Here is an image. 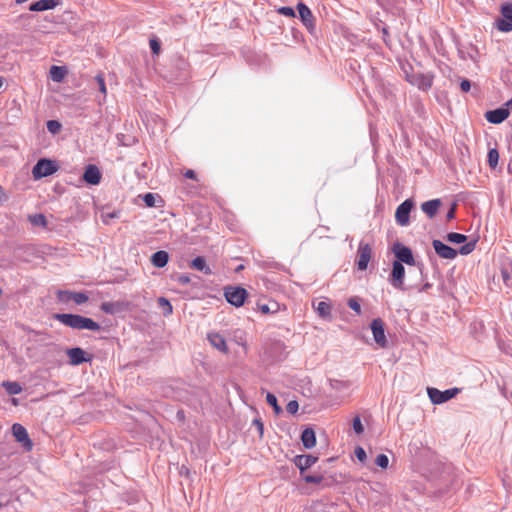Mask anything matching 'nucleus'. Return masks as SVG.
<instances>
[{"mask_svg":"<svg viewBox=\"0 0 512 512\" xmlns=\"http://www.w3.org/2000/svg\"><path fill=\"white\" fill-rule=\"evenodd\" d=\"M54 319L61 324L77 330L99 331L101 326L92 318L72 313H56Z\"/></svg>","mask_w":512,"mask_h":512,"instance_id":"1","label":"nucleus"},{"mask_svg":"<svg viewBox=\"0 0 512 512\" xmlns=\"http://www.w3.org/2000/svg\"><path fill=\"white\" fill-rule=\"evenodd\" d=\"M432 246L440 258L452 260L455 259L458 254L468 255L472 253L476 247V241L473 240L465 243L459 248V250L452 248L438 239H434L432 241Z\"/></svg>","mask_w":512,"mask_h":512,"instance_id":"2","label":"nucleus"},{"mask_svg":"<svg viewBox=\"0 0 512 512\" xmlns=\"http://www.w3.org/2000/svg\"><path fill=\"white\" fill-rule=\"evenodd\" d=\"M391 250L395 256L394 261H398L408 266H417L421 273V279L424 280L426 278V276L423 273V263L417 262L415 260L413 252L410 247L406 246L405 244L399 241H396L393 243Z\"/></svg>","mask_w":512,"mask_h":512,"instance_id":"3","label":"nucleus"},{"mask_svg":"<svg viewBox=\"0 0 512 512\" xmlns=\"http://www.w3.org/2000/svg\"><path fill=\"white\" fill-rule=\"evenodd\" d=\"M405 79L412 86H416L419 90L427 92L431 89L434 76L431 73H414L405 71Z\"/></svg>","mask_w":512,"mask_h":512,"instance_id":"4","label":"nucleus"},{"mask_svg":"<svg viewBox=\"0 0 512 512\" xmlns=\"http://www.w3.org/2000/svg\"><path fill=\"white\" fill-rule=\"evenodd\" d=\"M58 170V166L55 161L41 158L32 168V176L35 180H39L48 176L53 175Z\"/></svg>","mask_w":512,"mask_h":512,"instance_id":"5","label":"nucleus"},{"mask_svg":"<svg viewBox=\"0 0 512 512\" xmlns=\"http://www.w3.org/2000/svg\"><path fill=\"white\" fill-rule=\"evenodd\" d=\"M461 389L454 387L441 391L434 387L427 388V394L433 404L440 405L454 398Z\"/></svg>","mask_w":512,"mask_h":512,"instance_id":"6","label":"nucleus"},{"mask_svg":"<svg viewBox=\"0 0 512 512\" xmlns=\"http://www.w3.org/2000/svg\"><path fill=\"white\" fill-rule=\"evenodd\" d=\"M247 296V290L240 286H228L224 289L226 301L235 307H241L245 303Z\"/></svg>","mask_w":512,"mask_h":512,"instance_id":"7","label":"nucleus"},{"mask_svg":"<svg viewBox=\"0 0 512 512\" xmlns=\"http://www.w3.org/2000/svg\"><path fill=\"white\" fill-rule=\"evenodd\" d=\"M500 12L502 18L496 20L497 29L505 33L512 31V2L502 3Z\"/></svg>","mask_w":512,"mask_h":512,"instance_id":"8","label":"nucleus"},{"mask_svg":"<svg viewBox=\"0 0 512 512\" xmlns=\"http://www.w3.org/2000/svg\"><path fill=\"white\" fill-rule=\"evenodd\" d=\"M405 267L403 263L398 261L392 262L391 273L388 281L395 289L404 290Z\"/></svg>","mask_w":512,"mask_h":512,"instance_id":"9","label":"nucleus"},{"mask_svg":"<svg viewBox=\"0 0 512 512\" xmlns=\"http://www.w3.org/2000/svg\"><path fill=\"white\" fill-rule=\"evenodd\" d=\"M414 208L413 199L409 198L404 200L397 208L395 212L396 223L402 227L407 226L410 222V213Z\"/></svg>","mask_w":512,"mask_h":512,"instance_id":"10","label":"nucleus"},{"mask_svg":"<svg viewBox=\"0 0 512 512\" xmlns=\"http://www.w3.org/2000/svg\"><path fill=\"white\" fill-rule=\"evenodd\" d=\"M297 11L299 18L310 34L316 32L315 18L310 8L303 2H298Z\"/></svg>","mask_w":512,"mask_h":512,"instance_id":"11","label":"nucleus"},{"mask_svg":"<svg viewBox=\"0 0 512 512\" xmlns=\"http://www.w3.org/2000/svg\"><path fill=\"white\" fill-rule=\"evenodd\" d=\"M69 358V364L72 366H79L83 363H90L93 360V355L84 351L81 347H72L66 350Z\"/></svg>","mask_w":512,"mask_h":512,"instance_id":"12","label":"nucleus"},{"mask_svg":"<svg viewBox=\"0 0 512 512\" xmlns=\"http://www.w3.org/2000/svg\"><path fill=\"white\" fill-rule=\"evenodd\" d=\"M372 257V247L369 243H365L364 241H360L358 250H357V259L356 265L359 271H364L367 269L368 264Z\"/></svg>","mask_w":512,"mask_h":512,"instance_id":"13","label":"nucleus"},{"mask_svg":"<svg viewBox=\"0 0 512 512\" xmlns=\"http://www.w3.org/2000/svg\"><path fill=\"white\" fill-rule=\"evenodd\" d=\"M370 328L373 334L374 341L381 347H387L388 341L385 335V324L381 318H375L370 323Z\"/></svg>","mask_w":512,"mask_h":512,"instance_id":"14","label":"nucleus"},{"mask_svg":"<svg viewBox=\"0 0 512 512\" xmlns=\"http://www.w3.org/2000/svg\"><path fill=\"white\" fill-rule=\"evenodd\" d=\"M12 434L16 441L21 443L22 447L26 451H31L33 448V442L30 439L26 428L20 423H14L12 425Z\"/></svg>","mask_w":512,"mask_h":512,"instance_id":"15","label":"nucleus"},{"mask_svg":"<svg viewBox=\"0 0 512 512\" xmlns=\"http://www.w3.org/2000/svg\"><path fill=\"white\" fill-rule=\"evenodd\" d=\"M100 309L105 314L116 315L121 312L128 311L130 309V302H128V301L103 302L100 305Z\"/></svg>","mask_w":512,"mask_h":512,"instance_id":"16","label":"nucleus"},{"mask_svg":"<svg viewBox=\"0 0 512 512\" xmlns=\"http://www.w3.org/2000/svg\"><path fill=\"white\" fill-rule=\"evenodd\" d=\"M102 174L100 169L94 165L89 164L85 167L83 173V180L89 185H98L101 182Z\"/></svg>","mask_w":512,"mask_h":512,"instance_id":"17","label":"nucleus"},{"mask_svg":"<svg viewBox=\"0 0 512 512\" xmlns=\"http://www.w3.org/2000/svg\"><path fill=\"white\" fill-rule=\"evenodd\" d=\"M509 117V109L499 107L493 110H489L485 113V118L489 123L500 124Z\"/></svg>","mask_w":512,"mask_h":512,"instance_id":"18","label":"nucleus"},{"mask_svg":"<svg viewBox=\"0 0 512 512\" xmlns=\"http://www.w3.org/2000/svg\"><path fill=\"white\" fill-rule=\"evenodd\" d=\"M318 460V457L311 454L297 455L294 458L295 466L300 470L301 475L303 472L312 467Z\"/></svg>","mask_w":512,"mask_h":512,"instance_id":"19","label":"nucleus"},{"mask_svg":"<svg viewBox=\"0 0 512 512\" xmlns=\"http://www.w3.org/2000/svg\"><path fill=\"white\" fill-rule=\"evenodd\" d=\"M207 339L209 343L219 350L220 352L227 353L228 352V346L226 343V340L223 335L217 332H210L207 334Z\"/></svg>","mask_w":512,"mask_h":512,"instance_id":"20","label":"nucleus"},{"mask_svg":"<svg viewBox=\"0 0 512 512\" xmlns=\"http://www.w3.org/2000/svg\"><path fill=\"white\" fill-rule=\"evenodd\" d=\"M441 204V199H431L421 204V210L427 215L429 219H432L436 216Z\"/></svg>","mask_w":512,"mask_h":512,"instance_id":"21","label":"nucleus"},{"mask_svg":"<svg viewBox=\"0 0 512 512\" xmlns=\"http://www.w3.org/2000/svg\"><path fill=\"white\" fill-rule=\"evenodd\" d=\"M61 0H38L29 5V10L32 12H42L54 9Z\"/></svg>","mask_w":512,"mask_h":512,"instance_id":"22","label":"nucleus"},{"mask_svg":"<svg viewBox=\"0 0 512 512\" xmlns=\"http://www.w3.org/2000/svg\"><path fill=\"white\" fill-rule=\"evenodd\" d=\"M301 442L306 449H311L316 445V435L311 427H307L302 431Z\"/></svg>","mask_w":512,"mask_h":512,"instance_id":"23","label":"nucleus"},{"mask_svg":"<svg viewBox=\"0 0 512 512\" xmlns=\"http://www.w3.org/2000/svg\"><path fill=\"white\" fill-rule=\"evenodd\" d=\"M169 254L164 250H159L152 254L151 263L157 268H163L168 264Z\"/></svg>","mask_w":512,"mask_h":512,"instance_id":"24","label":"nucleus"},{"mask_svg":"<svg viewBox=\"0 0 512 512\" xmlns=\"http://www.w3.org/2000/svg\"><path fill=\"white\" fill-rule=\"evenodd\" d=\"M190 267L203 272L205 275H211L213 273L212 269L207 265L205 257L203 256L195 257L191 261Z\"/></svg>","mask_w":512,"mask_h":512,"instance_id":"25","label":"nucleus"},{"mask_svg":"<svg viewBox=\"0 0 512 512\" xmlns=\"http://www.w3.org/2000/svg\"><path fill=\"white\" fill-rule=\"evenodd\" d=\"M142 200L147 207H159L163 203L162 198L158 194L151 192L145 193L142 196Z\"/></svg>","mask_w":512,"mask_h":512,"instance_id":"26","label":"nucleus"},{"mask_svg":"<svg viewBox=\"0 0 512 512\" xmlns=\"http://www.w3.org/2000/svg\"><path fill=\"white\" fill-rule=\"evenodd\" d=\"M2 387L9 395H18L22 392V386L16 381H4Z\"/></svg>","mask_w":512,"mask_h":512,"instance_id":"27","label":"nucleus"},{"mask_svg":"<svg viewBox=\"0 0 512 512\" xmlns=\"http://www.w3.org/2000/svg\"><path fill=\"white\" fill-rule=\"evenodd\" d=\"M66 75L65 67L53 65L50 68V76L54 82H61Z\"/></svg>","mask_w":512,"mask_h":512,"instance_id":"28","label":"nucleus"},{"mask_svg":"<svg viewBox=\"0 0 512 512\" xmlns=\"http://www.w3.org/2000/svg\"><path fill=\"white\" fill-rule=\"evenodd\" d=\"M446 240L450 243H454V244H465L467 243V236L465 234H462V233H458V232H449L447 235H446Z\"/></svg>","mask_w":512,"mask_h":512,"instance_id":"29","label":"nucleus"},{"mask_svg":"<svg viewBox=\"0 0 512 512\" xmlns=\"http://www.w3.org/2000/svg\"><path fill=\"white\" fill-rule=\"evenodd\" d=\"M28 220L33 226H38V227H46L47 223H48L45 215L42 213L29 215Z\"/></svg>","mask_w":512,"mask_h":512,"instance_id":"30","label":"nucleus"},{"mask_svg":"<svg viewBox=\"0 0 512 512\" xmlns=\"http://www.w3.org/2000/svg\"><path fill=\"white\" fill-rule=\"evenodd\" d=\"M315 309L322 318H329L331 316V305L325 301L318 302Z\"/></svg>","mask_w":512,"mask_h":512,"instance_id":"31","label":"nucleus"},{"mask_svg":"<svg viewBox=\"0 0 512 512\" xmlns=\"http://www.w3.org/2000/svg\"><path fill=\"white\" fill-rule=\"evenodd\" d=\"M159 307L162 309V313L164 316H169L173 313V307L170 301L165 297H159L157 299Z\"/></svg>","mask_w":512,"mask_h":512,"instance_id":"32","label":"nucleus"},{"mask_svg":"<svg viewBox=\"0 0 512 512\" xmlns=\"http://www.w3.org/2000/svg\"><path fill=\"white\" fill-rule=\"evenodd\" d=\"M499 161V152L496 148H491L488 150L487 154V162L490 168L495 169L498 165Z\"/></svg>","mask_w":512,"mask_h":512,"instance_id":"33","label":"nucleus"},{"mask_svg":"<svg viewBox=\"0 0 512 512\" xmlns=\"http://www.w3.org/2000/svg\"><path fill=\"white\" fill-rule=\"evenodd\" d=\"M266 402L273 408L275 414L279 415L282 412V408L278 404L277 397L273 393H267Z\"/></svg>","mask_w":512,"mask_h":512,"instance_id":"34","label":"nucleus"},{"mask_svg":"<svg viewBox=\"0 0 512 512\" xmlns=\"http://www.w3.org/2000/svg\"><path fill=\"white\" fill-rule=\"evenodd\" d=\"M46 127L49 133L55 135L60 132L62 125L58 120H48L46 122Z\"/></svg>","mask_w":512,"mask_h":512,"instance_id":"35","label":"nucleus"},{"mask_svg":"<svg viewBox=\"0 0 512 512\" xmlns=\"http://www.w3.org/2000/svg\"><path fill=\"white\" fill-rule=\"evenodd\" d=\"M72 296V300L77 304L81 305L86 303L89 300V296L86 292H73L70 294Z\"/></svg>","mask_w":512,"mask_h":512,"instance_id":"36","label":"nucleus"},{"mask_svg":"<svg viewBox=\"0 0 512 512\" xmlns=\"http://www.w3.org/2000/svg\"><path fill=\"white\" fill-rule=\"evenodd\" d=\"M348 307L353 310L357 315L362 314L361 305L359 303L358 298L356 297H350L347 301Z\"/></svg>","mask_w":512,"mask_h":512,"instance_id":"37","label":"nucleus"},{"mask_svg":"<svg viewBox=\"0 0 512 512\" xmlns=\"http://www.w3.org/2000/svg\"><path fill=\"white\" fill-rule=\"evenodd\" d=\"M352 428L353 431L357 435H361L364 432V425L362 424L361 418L359 415H356L352 420Z\"/></svg>","mask_w":512,"mask_h":512,"instance_id":"38","label":"nucleus"},{"mask_svg":"<svg viewBox=\"0 0 512 512\" xmlns=\"http://www.w3.org/2000/svg\"><path fill=\"white\" fill-rule=\"evenodd\" d=\"M277 12L280 15L290 17V18H294L296 16V12H295L294 8H292L290 6H281L277 9Z\"/></svg>","mask_w":512,"mask_h":512,"instance_id":"39","label":"nucleus"},{"mask_svg":"<svg viewBox=\"0 0 512 512\" xmlns=\"http://www.w3.org/2000/svg\"><path fill=\"white\" fill-rule=\"evenodd\" d=\"M375 464L382 469H386L389 465V458L385 454H378L375 459Z\"/></svg>","mask_w":512,"mask_h":512,"instance_id":"40","label":"nucleus"},{"mask_svg":"<svg viewBox=\"0 0 512 512\" xmlns=\"http://www.w3.org/2000/svg\"><path fill=\"white\" fill-rule=\"evenodd\" d=\"M149 46L153 55H159L161 50V43L157 38H151L149 40Z\"/></svg>","mask_w":512,"mask_h":512,"instance_id":"41","label":"nucleus"},{"mask_svg":"<svg viewBox=\"0 0 512 512\" xmlns=\"http://www.w3.org/2000/svg\"><path fill=\"white\" fill-rule=\"evenodd\" d=\"M303 479L306 483L320 484L323 480V476L320 474L306 475Z\"/></svg>","mask_w":512,"mask_h":512,"instance_id":"42","label":"nucleus"},{"mask_svg":"<svg viewBox=\"0 0 512 512\" xmlns=\"http://www.w3.org/2000/svg\"><path fill=\"white\" fill-rule=\"evenodd\" d=\"M72 293H73V291L59 290L57 292V298L61 302H68V301L72 300V296L70 295Z\"/></svg>","mask_w":512,"mask_h":512,"instance_id":"43","label":"nucleus"},{"mask_svg":"<svg viewBox=\"0 0 512 512\" xmlns=\"http://www.w3.org/2000/svg\"><path fill=\"white\" fill-rule=\"evenodd\" d=\"M354 454L356 458L361 462L364 463L367 459L366 451L363 447L357 446L354 450Z\"/></svg>","mask_w":512,"mask_h":512,"instance_id":"44","label":"nucleus"},{"mask_svg":"<svg viewBox=\"0 0 512 512\" xmlns=\"http://www.w3.org/2000/svg\"><path fill=\"white\" fill-rule=\"evenodd\" d=\"M299 409V404L296 400H291L286 405V411L289 414H296Z\"/></svg>","mask_w":512,"mask_h":512,"instance_id":"45","label":"nucleus"},{"mask_svg":"<svg viewBox=\"0 0 512 512\" xmlns=\"http://www.w3.org/2000/svg\"><path fill=\"white\" fill-rule=\"evenodd\" d=\"M95 80L98 84V88H99V91L103 94V95H106L107 91H106V84H105V80L103 78V76L101 75H97L95 77Z\"/></svg>","mask_w":512,"mask_h":512,"instance_id":"46","label":"nucleus"},{"mask_svg":"<svg viewBox=\"0 0 512 512\" xmlns=\"http://www.w3.org/2000/svg\"><path fill=\"white\" fill-rule=\"evenodd\" d=\"M252 425L256 427L259 437L262 438L264 434V424L261 419L257 418L252 421Z\"/></svg>","mask_w":512,"mask_h":512,"instance_id":"47","label":"nucleus"},{"mask_svg":"<svg viewBox=\"0 0 512 512\" xmlns=\"http://www.w3.org/2000/svg\"><path fill=\"white\" fill-rule=\"evenodd\" d=\"M460 89L463 91V92H469L470 89H471V82L470 80L464 78L461 80L460 82Z\"/></svg>","mask_w":512,"mask_h":512,"instance_id":"48","label":"nucleus"},{"mask_svg":"<svg viewBox=\"0 0 512 512\" xmlns=\"http://www.w3.org/2000/svg\"><path fill=\"white\" fill-rule=\"evenodd\" d=\"M177 282L181 285H188L191 279L187 274H181L177 277Z\"/></svg>","mask_w":512,"mask_h":512,"instance_id":"49","label":"nucleus"},{"mask_svg":"<svg viewBox=\"0 0 512 512\" xmlns=\"http://www.w3.org/2000/svg\"><path fill=\"white\" fill-rule=\"evenodd\" d=\"M455 214H456V203H453L446 214L447 220L450 221V220L454 219Z\"/></svg>","mask_w":512,"mask_h":512,"instance_id":"50","label":"nucleus"},{"mask_svg":"<svg viewBox=\"0 0 512 512\" xmlns=\"http://www.w3.org/2000/svg\"><path fill=\"white\" fill-rule=\"evenodd\" d=\"M184 176L188 179L197 180V174L194 170L188 169L185 171Z\"/></svg>","mask_w":512,"mask_h":512,"instance_id":"51","label":"nucleus"},{"mask_svg":"<svg viewBox=\"0 0 512 512\" xmlns=\"http://www.w3.org/2000/svg\"><path fill=\"white\" fill-rule=\"evenodd\" d=\"M381 31H382V34H383V41L385 42L386 45H388V43H389V31H388V28L387 27H383Z\"/></svg>","mask_w":512,"mask_h":512,"instance_id":"52","label":"nucleus"},{"mask_svg":"<svg viewBox=\"0 0 512 512\" xmlns=\"http://www.w3.org/2000/svg\"><path fill=\"white\" fill-rule=\"evenodd\" d=\"M432 287V284L429 282H425L421 287L418 288V292H426Z\"/></svg>","mask_w":512,"mask_h":512,"instance_id":"53","label":"nucleus"},{"mask_svg":"<svg viewBox=\"0 0 512 512\" xmlns=\"http://www.w3.org/2000/svg\"><path fill=\"white\" fill-rule=\"evenodd\" d=\"M502 276H503L504 283L506 285H508L509 281L511 280L509 273L507 271H502Z\"/></svg>","mask_w":512,"mask_h":512,"instance_id":"54","label":"nucleus"},{"mask_svg":"<svg viewBox=\"0 0 512 512\" xmlns=\"http://www.w3.org/2000/svg\"><path fill=\"white\" fill-rule=\"evenodd\" d=\"M260 310L262 313L266 314L270 312V308L267 304H263L260 306Z\"/></svg>","mask_w":512,"mask_h":512,"instance_id":"55","label":"nucleus"},{"mask_svg":"<svg viewBox=\"0 0 512 512\" xmlns=\"http://www.w3.org/2000/svg\"><path fill=\"white\" fill-rule=\"evenodd\" d=\"M503 107L509 109L510 113L512 111V98L508 100Z\"/></svg>","mask_w":512,"mask_h":512,"instance_id":"56","label":"nucleus"},{"mask_svg":"<svg viewBox=\"0 0 512 512\" xmlns=\"http://www.w3.org/2000/svg\"><path fill=\"white\" fill-rule=\"evenodd\" d=\"M243 269H244V265H243V264H240L239 266H237V267L235 268V272H237V273H238V272L242 271Z\"/></svg>","mask_w":512,"mask_h":512,"instance_id":"57","label":"nucleus"},{"mask_svg":"<svg viewBox=\"0 0 512 512\" xmlns=\"http://www.w3.org/2000/svg\"><path fill=\"white\" fill-rule=\"evenodd\" d=\"M177 416H178L179 418H180V417L182 418V417H183V412H182V411H178Z\"/></svg>","mask_w":512,"mask_h":512,"instance_id":"58","label":"nucleus"},{"mask_svg":"<svg viewBox=\"0 0 512 512\" xmlns=\"http://www.w3.org/2000/svg\"><path fill=\"white\" fill-rule=\"evenodd\" d=\"M2 84H3V80H2V78L0 77V88L2 87Z\"/></svg>","mask_w":512,"mask_h":512,"instance_id":"59","label":"nucleus"},{"mask_svg":"<svg viewBox=\"0 0 512 512\" xmlns=\"http://www.w3.org/2000/svg\"><path fill=\"white\" fill-rule=\"evenodd\" d=\"M503 485L505 486V488H507V484L504 480H503Z\"/></svg>","mask_w":512,"mask_h":512,"instance_id":"60","label":"nucleus"},{"mask_svg":"<svg viewBox=\"0 0 512 512\" xmlns=\"http://www.w3.org/2000/svg\"><path fill=\"white\" fill-rule=\"evenodd\" d=\"M3 507V504L0 502V509Z\"/></svg>","mask_w":512,"mask_h":512,"instance_id":"61","label":"nucleus"}]
</instances>
